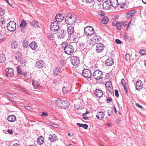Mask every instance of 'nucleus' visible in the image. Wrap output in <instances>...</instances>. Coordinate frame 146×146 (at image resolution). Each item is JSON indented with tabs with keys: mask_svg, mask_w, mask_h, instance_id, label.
Masks as SVG:
<instances>
[{
	"mask_svg": "<svg viewBox=\"0 0 146 146\" xmlns=\"http://www.w3.org/2000/svg\"><path fill=\"white\" fill-rule=\"evenodd\" d=\"M62 46L64 47L65 52L68 54H72L74 51V49L73 46L70 44H68L67 42H63Z\"/></svg>",
	"mask_w": 146,
	"mask_h": 146,
	"instance_id": "obj_1",
	"label": "nucleus"
},
{
	"mask_svg": "<svg viewBox=\"0 0 146 146\" xmlns=\"http://www.w3.org/2000/svg\"><path fill=\"white\" fill-rule=\"evenodd\" d=\"M76 16L75 14H68L66 16L65 19L66 23L69 25L73 24L76 21Z\"/></svg>",
	"mask_w": 146,
	"mask_h": 146,
	"instance_id": "obj_2",
	"label": "nucleus"
},
{
	"mask_svg": "<svg viewBox=\"0 0 146 146\" xmlns=\"http://www.w3.org/2000/svg\"><path fill=\"white\" fill-rule=\"evenodd\" d=\"M57 105L62 109H65L70 105V103L67 101H64L58 98L55 100Z\"/></svg>",
	"mask_w": 146,
	"mask_h": 146,
	"instance_id": "obj_3",
	"label": "nucleus"
},
{
	"mask_svg": "<svg viewBox=\"0 0 146 146\" xmlns=\"http://www.w3.org/2000/svg\"><path fill=\"white\" fill-rule=\"evenodd\" d=\"M84 33L86 36H91L94 33V29L91 26H87L84 28Z\"/></svg>",
	"mask_w": 146,
	"mask_h": 146,
	"instance_id": "obj_4",
	"label": "nucleus"
},
{
	"mask_svg": "<svg viewBox=\"0 0 146 146\" xmlns=\"http://www.w3.org/2000/svg\"><path fill=\"white\" fill-rule=\"evenodd\" d=\"M16 23L15 22L11 21L7 24V28L8 30L11 32L14 31L16 29Z\"/></svg>",
	"mask_w": 146,
	"mask_h": 146,
	"instance_id": "obj_5",
	"label": "nucleus"
},
{
	"mask_svg": "<svg viewBox=\"0 0 146 146\" xmlns=\"http://www.w3.org/2000/svg\"><path fill=\"white\" fill-rule=\"evenodd\" d=\"M93 76L95 79L100 80L102 77L103 73L99 70H96L93 72Z\"/></svg>",
	"mask_w": 146,
	"mask_h": 146,
	"instance_id": "obj_6",
	"label": "nucleus"
},
{
	"mask_svg": "<svg viewBox=\"0 0 146 146\" xmlns=\"http://www.w3.org/2000/svg\"><path fill=\"white\" fill-rule=\"evenodd\" d=\"M59 28V24L56 21H54L51 23L50 29L52 31H58Z\"/></svg>",
	"mask_w": 146,
	"mask_h": 146,
	"instance_id": "obj_7",
	"label": "nucleus"
},
{
	"mask_svg": "<svg viewBox=\"0 0 146 146\" xmlns=\"http://www.w3.org/2000/svg\"><path fill=\"white\" fill-rule=\"evenodd\" d=\"M82 74L83 76L87 78H90L92 76L91 72L90 70L88 69L83 70Z\"/></svg>",
	"mask_w": 146,
	"mask_h": 146,
	"instance_id": "obj_8",
	"label": "nucleus"
},
{
	"mask_svg": "<svg viewBox=\"0 0 146 146\" xmlns=\"http://www.w3.org/2000/svg\"><path fill=\"white\" fill-rule=\"evenodd\" d=\"M71 63L74 66H76L80 63L79 58L76 56H72L71 58Z\"/></svg>",
	"mask_w": 146,
	"mask_h": 146,
	"instance_id": "obj_9",
	"label": "nucleus"
},
{
	"mask_svg": "<svg viewBox=\"0 0 146 146\" xmlns=\"http://www.w3.org/2000/svg\"><path fill=\"white\" fill-rule=\"evenodd\" d=\"M5 72H6V75L8 77H12L14 75V70L11 68H7L6 69Z\"/></svg>",
	"mask_w": 146,
	"mask_h": 146,
	"instance_id": "obj_10",
	"label": "nucleus"
},
{
	"mask_svg": "<svg viewBox=\"0 0 146 146\" xmlns=\"http://www.w3.org/2000/svg\"><path fill=\"white\" fill-rule=\"evenodd\" d=\"M102 6L103 8L105 9H110L111 7L110 2L108 1H105L103 3Z\"/></svg>",
	"mask_w": 146,
	"mask_h": 146,
	"instance_id": "obj_11",
	"label": "nucleus"
},
{
	"mask_svg": "<svg viewBox=\"0 0 146 146\" xmlns=\"http://www.w3.org/2000/svg\"><path fill=\"white\" fill-rule=\"evenodd\" d=\"M104 46L103 44L99 43L96 45V50L99 52H102L104 50Z\"/></svg>",
	"mask_w": 146,
	"mask_h": 146,
	"instance_id": "obj_12",
	"label": "nucleus"
},
{
	"mask_svg": "<svg viewBox=\"0 0 146 146\" xmlns=\"http://www.w3.org/2000/svg\"><path fill=\"white\" fill-rule=\"evenodd\" d=\"M66 33L64 31L60 30V29L58 31L57 33L58 37L60 38H63L66 35Z\"/></svg>",
	"mask_w": 146,
	"mask_h": 146,
	"instance_id": "obj_13",
	"label": "nucleus"
},
{
	"mask_svg": "<svg viewBox=\"0 0 146 146\" xmlns=\"http://www.w3.org/2000/svg\"><path fill=\"white\" fill-rule=\"evenodd\" d=\"M143 84L141 80L137 81L135 85L136 90H139L143 88Z\"/></svg>",
	"mask_w": 146,
	"mask_h": 146,
	"instance_id": "obj_14",
	"label": "nucleus"
},
{
	"mask_svg": "<svg viewBox=\"0 0 146 146\" xmlns=\"http://www.w3.org/2000/svg\"><path fill=\"white\" fill-rule=\"evenodd\" d=\"M32 84L35 88L40 89L41 87L39 82L36 81L34 79L32 80Z\"/></svg>",
	"mask_w": 146,
	"mask_h": 146,
	"instance_id": "obj_15",
	"label": "nucleus"
},
{
	"mask_svg": "<svg viewBox=\"0 0 146 146\" xmlns=\"http://www.w3.org/2000/svg\"><path fill=\"white\" fill-rule=\"evenodd\" d=\"M64 17L63 15L60 14H58L56 15L55 17V19L56 22H61L64 19Z\"/></svg>",
	"mask_w": 146,
	"mask_h": 146,
	"instance_id": "obj_16",
	"label": "nucleus"
},
{
	"mask_svg": "<svg viewBox=\"0 0 146 146\" xmlns=\"http://www.w3.org/2000/svg\"><path fill=\"white\" fill-rule=\"evenodd\" d=\"M17 73L19 75H23L24 76H26L27 73L25 72H23L22 71V68L21 67L18 66L17 67Z\"/></svg>",
	"mask_w": 146,
	"mask_h": 146,
	"instance_id": "obj_17",
	"label": "nucleus"
},
{
	"mask_svg": "<svg viewBox=\"0 0 146 146\" xmlns=\"http://www.w3.org/2000/svg\"><path fill=\"white\" fill-rule=\"evenodd\" d=\"M95 94L97 97L100 98L102 96L103 93L101 90L97 89L95 90Z\"/></svg>",
	"mask_w": 146,
	"mask_h": 146,
	"instance_id": "obj_18",
	"label": "nucleus"
},
{
	"mask_svg": "<svg viewBox=\"0 0 146 146\" xmlns=\"http://www.w3.org/2000/svg\"><path fill=\"white\" fill-rule=\"evenodd\" d=\"M111 6L114 7H117L119 5L118 2L117 0H110V1Z\"/></svg>",
	"mask_w": 146,
	"mask_h": 146,
	"instance_id": "obj_19",
	"label": "nucleus"
},
{
	"mask_svg": "<svg viewBox=\"0 0 146 146\" xmlns=\"http://www.w3.org/2000/svg\"><path fill=\"white\" fill-rule=\"evenodd\" d=\"M16 117L14 115H10L8 116L7 117V120L8 121L11 122H13L16 121Z\"/></svg>",
	"mask_w": 146,
	"mask_h": 146,
	"instance_id": "obj_20",
	"label": "nucleus"
},
{
	"mask_svg": "<svg viewBox=\"0 0 146 146\" xmlns=\"http://www.w3.org/2000/svg\"><path fill=\"white\" fill-rule=\"evenodd\" d=\"M137 11L135 10H133L125 14V16L127 18H130Z\"/></svg>",
	"mask_w": 146,
	"mask_h": 146,
	"instance_id": "obj_21",
	"label": "nucleus"
},
{
	"mask_svg": "<svg viewBox=\"0 0 146 146\" xmlns=\"http://www.w3.org/2000/svg\"><path fill=\"white\" fill-rule=\"evenodd\" d=\"M36 66V67L39 68H41L43 67L44 66L42 60H40L37 62Z\"/></svg>",
	"mask_w": 146,
	"mask_h": 146,
	"instance_id": "obj_22",
	"label": "nucleus"
},
{
	"mask_svg": "<svg viewBox=\"0 0 146 146\" xmlns=\"http://www.w3.org/2000/svg\"><path fill=\"white\" fill-rule=\"evenodd\" d=\"M105 115L104 112H98L96 115V117L98 119H102Z\"/></svg>",
	"mask_w": 146,
	"mask_h": 146,
	"instance_id": "obj_23",
	"label": "nucleus"
},
{
	"mask_svg": "<svg viewBox=\"0 0 146 146\" xmlns=\"http://www.w3.org/2000/svg\"><path fill=\"white\" fill-rule=\"evenodd\" d=\"M113 63V60L111 57L108 58L107 60H106L105 62L106 64L108 66L112 65Z\"/></svg>",
	"mask_w": 146,
	"mask_h": 146,
	"instance_id": "obj_24",
	"label": "nucleus"
},
{
	"mask_svg": "<svg viewBox=\"0 0 146 146\" xmlns=\"http://www.w3.org/2000/svg\"><path fill=\"white\" fill-rule=\"evenodd\" d=\"M61 71V69L59 67L55 68L53 69V74L55 75H58Z\"/></svg>",
	"mask_w": 146,
	"mask_h": 146,
	"instance_id": "obj_25",
	"label": "nucleus"
},
{
	"mask_svg": "<svg viewBox=\"0 0 146 146\" xmlns=\"http://www.w3.org/2000/svg\"><path fill=\"white\" fill-rule=\"evenodd\" d=\"M48 138L51 142H54L56 140V136L55 134H50L49 135Z\"/></svg>",
	"mask_w": 146,
	"mask_h": 146,
	"instance_id": "obj_26",
	"label": "nucleus"
},
{
	"mask_svg": "<svg viewBox=\"0 0 146 146\" xmlns=\"http://www.w3.org/2000/svg\"><path fill=\"white\" fill-rule=\"evenodd\" d=\"M37 142L39 145L43 144L44 142V139L42 136H39L37 139Z\"/></svg>",
	"mask_w": 146,
	"mask_h": 146,
	"instance_id": "obj_27",
	"label": "nucleus"
},
{
	"mask_svg": "<svg viewBox=\"0 0 146 146\" xmlns=\"http://www.w3.org/2000/svg\"><path fill=\"white\" fill-rule=\"evenodd\" d=\"M37 44L35 42H32L29 45L30 47L33 50H35L37 47Z\"/></svg>",
	"mask_w": 146,
	"mask_h": 146,
	"instance_id": "obj_28",
	"label": "nucleus"
},
{
	"mask_svg": "<svg viewBox=\"0 0 146 146\" xmlns=\"http://www.w3.org/2000/svg\"><path fill=\"white\" fill-rule=\"evenodd\" d=\"M31 25L33 27L37 28L40 27L38 25V22L35 20H33L30 23Z\"/></svg>",
	"mask_w": 146,
	"mask_h": 146,
	"instance_id": "obj_29",
	"label": "nucleus"
},
{
	"mask_svg": "<svg viewBox=\"0 0 146 146\" xmlns=\"http://www.w3.org/2000/svg\"><path fill=\"white\" fill-rule=\"evenodd\" d=\"M74 31V27L72 26H70L68 27V32L69 34L71 35L73 34Z\"/></svg>",
	"mask_w": 146,
	"mask_h": 146,
	"instance_id": "obj_30",
	"label": "nucleus"
},
{
	"mask_svg": "<svg viewBox=\"0 0 146 146\" xmlns=\"http://www.w3.org/2000/svg\"><path fill=\"white\" fill-rule=\"evenodd\" d=\"M76 125L80 127H83L85 129H87L88 127V125L86 124H80L79 123H77Z\"/></svg>",
	"mask_w": 146,
	"mask_h": 146,
	"instance_id": "obj_31",
	"label": "nucleus"
},
{
	"mask_svg": "<svg viewBox=\"0 0 146 146\" xmlns=\"http://www.w3.org/2000/svg\"><path fill=\"white\" fill-rule=\"evenodd\" d=\"M27 25V23L23 19L20 24V26L22 28H24L26 27Z\"/></svg>",
	"mask_w": 146,
	"mask_h": 146,
	"instance_id": "obj_32",
	"label": "nucleus"
},
{
	"mask_svg": "<svg viewBox=\"0 0 146 146\" xmlns=\"http://www.w3.org/2000/svg\"><path fill=\"white\" fill-rule=\"evenodd\" d=\"M108 18L106 17H104L103 18L102 23L104 24H106L108 23Z\"/></svg>",
	"mask_w": 146,
	"mask_h": 146,
	"instance_id": "obj_33",
	"label": "nucleus"
},
{
	"mask_svg": "<svg viewBox=\"0 0 146 146\" xmlns=\"http://www.w3.org/2000/svg\"><path fill=\"white\" fill-rule=\"evenodd\" d=\"M120 24L121 25V27H124L125 28L127 27L126 30H128V28L129 26V24L128 25L127 24H125V23L124 22H122L120 23Z\"/></svg>",
	"mask_w": 146,
	"mask_h": 146,
	"instance_id": "obj_34",
	"label": "nucleus"
},
{
	"mask_svg": "<svg viewBox=\"0 0 146 146\" xmlns=\"http://www.w3.org/2000/svg\"><path fill=\"white\" fill-rule=\"evenodd\" d=\"M17 42L14 41H13L11 44V47L15 49L17 47Z\"/></svg>",
	"mask_w": 146,
	"mask_h": 146,
	"instance_id": "obj_35",
	"label": "nucleus"
},
{
	"mask_svg": "<svg viewBox=\"0 0 146 146\" xmlns=\"http://www.w3.org/2000/svg\"><path fill=\"white\" fill-rule=\"evenodd\" d=\"M18 56H17V55H16L15 56V58L19 62H21V54L19 53H18Z\"/></svg>",
	"mask_w": 146,
	"mask_h": 146,
	"instance_id": "obj_36",
	"label": "nucleus"
},
{
	"mask_svg": "<svg viewBox=\"0 0 146 146\" xmlns=\"http://www.w3.org/2000/svg\"><path fill=\"white\" fill-rule=\"evenodd\" d=\"M115 26H116V28L118 30H120L121 29V25L120 23L117 22L116 23Z\"/></svg>",
	"mask_w": 146,
	"mask_h": 146,
	"instance_id": "obj_37",
	"label": "nucleus"
},
{
	"mask_svg": "<svg viewBox=\"0 0 146 146\" xmlns=\"http://www.w3.org/2000/svg\"><path fill=\"white\" fill-rule=\"evenodd\" d=\"M5 58L3 54L2 56H0V62H3L5 60Z\"/></svg>",
	"mask_w": 146,
	"mask_h": 146,
	"instance_id": "obj_38",
	"label": "nucleus"
},
{
	"mask_svg": "<svg viewBox=\"0 0 146 146\" xmlns=\"http://www.w3.org/2000/svg\"><path fill=\"white\" fill-rule=\"evenodd\" d=\"M68 91H69V90L65 87H64L62 89V91L63 94L67 93Z\"/></svg>",
	"mask_w": 146,
	"mask_h": 146,
	"instance_id": "obj_39",
	"label": "nucleus"
},
{
	"mask_svg": "<svg viewBox=\"0 0 146 146\" xmlns=\"http://www.w3.org/2000/svg\"><path fill=\"white\" fill-rule=\"evenodd\" d=\"M53 34L52 33H49L47 35V37L50 40H52L53 39Z\"/></svg>",
	"mask_w": 146,
	"mask_h": 146,
	"instance_id": "obj_40",
	"label": "nucleus"
},
{
	"mask_svg": "<svg viewBox=\"0 0 146 146\" xmlns=\"http://www.w3.org/2000/svg\"><path fill=\"white\" fill-rule=\"evenodd\" d=\"M5 21L3 17H1L0 19V26H1L3 24L5 23Z\"/></svg>",
	"mask_w": 146,
	"mask_h": 146,
	"instance_id": "obj_41",
	"label": "nucleus"
},
{
	"mask_svg": "<svg viewBox=\"0 0 146 146\" xmlns=\"http://www.w3.org/2000/svg\"><path fill=\"white\" fill-rule=\"evenodd\" d=\"M105 85L106 87L111 86H112V83L111 82H107L105 84Z\"/></svg>",
	"mask_w": 146,
	"mask_h": 146,
	"instance_id": "obj_42",
	"label": "nucleus"
},
{
	"mask_svg": "<svg viewBox=\"0 0 146 146\" xmlns=\"http://www.w3.org/2000/svg\"><path fill=\"white\" fill-rule=\"evenodd\" d=\"M140 53L142 55H144L146 53V50H141L139 51Z\"/></svg>",
	"mask_w": 146,
	"mask_h": 146,
	"instance_id": "obj_43",
	"label": "nucleus"
},
{
	"mask_svg": "<svg viewBox=\"0 0 146 146\" xmlns=\"http://www.w3.org/2000/svg\"><path fill=\"white\" fill-rule=\"evenodd\" d=\"M125 58L126 61H128L129 60L130 58L129 54H126L125 56Z\"/></svg>",
	"mask_w": 146,
	"mask_h": 146,
	"instance_id": "obj_44",
	"label": "nucleus"
},
{
	"mask_svg": "<svg viewBox=\"0 0 146 146\" xmlns=\"http://www.w3.org/2000/svg\"><path fill=\"white\" fill-rule=\"evenodd\" d=\"M28 44V42L25 41H23V46L25 48H26L27 47V45Z\"/></svg>",
	"mask_w": 146,
	"mask_h": 146,
	"instance_id": "obj_45",
	"label": "nucleus"
},
{
	"mask_svg": "<svg viewBox=\"0 0 146 146\" xmlns=\"http://www.w3.org/2000/svg\"><path fill=\"white\" fill-rule=\"evenodd\" d=\"M5 13L4 11L2 9L0 8V15H3Z\"/></svg>",
	"mask_w": 146,
	"mask_h": 146,
	"instance_id": "obj_46",
	"label": "nucleus"
},
{
	"mask_svg": "<svg viewBox=\"0 0 146 146\" xmlns=\"http://www.w3.org/2000/svg\"><path fill=\"white\" fill-rule=\"evenodd\" d=\"M113 109L111 108H110L107 111L108 113H112L113 112Z\"/></svg>",
	"mask_w": 146,
	"mask_h": 146,
	"instance_id": "obj_47",
	"label": "nucleus"
},
{
	"mask_svg": "<svg viewBox=\"0 0 146 146\" xmlns=\"http://www.w3.org/2000/svg\"><path fill=\"white\" fill-rule=\"evenodd\" d=\"M115 95L117 97H118L119 96V94H118V92L117 90H115Z\"/></svg>",
	"mask_w": 146,
	"mask_h": 146,
	"instance_id": "obj_48",
	"label": "nucleus"
},
{
	"mask_svg": "<svg viewBox=\"0 0 146 146\" xmlns=\"http://www.w3.org/2000/svg\"><path fill=\"white\" fill-rule=\"evenodd\" d=\"M49 125L56 128H57L58 127V125H57L53 123H50Z\"/></svg>",
	"mask_w": 146,
	"mask_h": 146,
	"instance_id": "obj_49",
	"label": "nucleus"
},
{
	"mask_svg": "<svg viewBox=\"0 0 146 146\" xmlns=\"http://www.w3.org/2000/svg\"><path fill=\"white\" fill-rule=\"evenodd\" d=\"M121 83L122 85V86H125V82L124 80L123 79H122L121 80Z\"/></svg>",
	"mask_w": 146,
	"mask_h": 146,
	"instance_id": "obj_50",
	"label": "nucleus"
},
{
	"mask_svg": "<svg viewBox=\"0 0 146 146\" xmlns=\"http://www.w3.org/2000/svg\"><path fill=\"white\" fill-rule=\"evenodd\" d=\"M112 101V99L110 97H109L107 99V102L110 103Z\"/></svg>",
	"mask_w": 146,
	"mask_h": 146,
	"instance_id": "obj_51",
	"label": "nucleus"
},
{
	"mask_svg": "<svg viewBox=\"0 0 146 146\" xmlns=\"http://www.w3.org/2000/svg\"><path fill=\"white\" fill-rule=\"evenodd\" d=\"M136 106L141 109H142L143 108L142 106L138 103L136 104Z\"/></svg>",
	"mask_w": 146,
	"mask_h": 146,
	"instance_id": "obj_52",
	"label": "nucleus"
},
{
	"mask_svg": "<svg viewBox=\"0 0 146 146\" xmlns=\"http://www.w3.org/2000/svg\"><path fill=\"white\" fill-rule=\"evenodd\" d=\"M115 42L118 44H120L121 43V41L118 39H116L115 40Z\"/></svg>",
	"mask_w": 146,
	"mask_h": 146,
	"instance_id": "obj_53",
	"label": "nucleus"
},
{
	"mask_svg": "<svg viewBox=\"0 0 146 146\" xmlns=\"http://www.w3.org/2000/svg\"><path fill=\"white\" fill-rule=\"evenodd\" d=\"M48 114L46 112H42L41 115H44L45 117H47L48 116Z\"/></svg>",
	"mask_w": 146,
	"mask_h": 146,
	"instance_id": "obj_54",
	"label": "nucleus"
},
{
	"mask_svg": "<svg viewBox=\"0 0 146 146\" xmlns=\"http://www.w3.org/2000/svg\"><path fill=\"white\" fill-rule=\"evenodd\" d=\"M86 2L89 3H92L93 2L94 0H86Z\"/></svg>",
	"mask_w": 146,
	"mask_h": 146,
	"instance_id": "obj_55",
	"label": "nucleus"
},
{
	"mask_svg": "<svg viewBox=\"0 0 146 146\" xmlns=\"http://www.w3.org/2000/svg\"><path fill=\"white\" fill-rule=\"evenodd\" d=\"M8 97L13 99H14V98L15 97V96L13 95L10 93L9 94Z\"/></svg>",
	"mask_w": 146,
	"mask_h": 146,
	"instance_id": "obj_56",
	"label": "nucleus"
},
{
	"mask_svg": "<svg viewBox=\"0 0 146 146\" xmlns=\"http://www.w3.org/2000/svg\"><path fill=\"white\" fill-rule=\"evenodd\" d=\"M124 88V90L125 92H126V93H127V87L126 86V85H125V86H122Z\"/></svg>",
	"mask_w": 146,
	"mask_h": 146,
	"instance_id": "obj_57",
	"label": "nucleus"
},
{
	"mask_svg": "<svg viewBox=\"0 0 146 146\" xmlns=\"http://www.w3.org/2000/svg\"><path fill=\"white\" fill-rule=\"evenodd\" d=\"M7 132L10 134H12L13 133V132L12 131V129H8L7 131Z\"/></svg>",
	"mask_w": 146,
	"mask_h": 146,
	"instance_id": "obj_58",
	"label": "nucleus"
},
{
	"mask_svg": "<svg viewBox=\"0 0 146 146\" xmlns=\"http://www.w3.org/2000/svg\"><path fill=\"white\" fill-rule=\"evenodd\" d=\"M109 91L111 95H112L113 94L114 92H113V89H111V90H109Z\"/></svg>",
	"mask_w": 146,
	"mask_h": 146,
	"instance_id": "obj_59",
	"label": "nucleus"
},
{
	"mask_svg": "<svg viewBox=\"0 0 146 146\" xmlns=\"http://www.w3.org/2000/svg\"><path fill=\"white\" fill-rule=\"evenodd\" d=\"M106 87L107 88V89L108 90V91H109V90H110L111 89H112V86H110V87H109L108 86V87Z\"/></svg>",
	"mask_w": 146,
	"mask_h": 146,
	"instance_id": "obj_60",
	"label": "nucleus"
},
{
	"mask_svg": "<svg viewBox=\"0 0 146 146\" xmlns=\"http://www.w3.org/2000/svg\"><path fill=\"white\" fill-rule=\"evenodd\" d=\"M13 146H20V145L17 143H15L13 144Z\"/></svg>",
	"mask_w": 146,
	"mask_h": 146,
	"instance_id": "obj_61",
	"label": "nucleus"
},
{
	"mask_svg": "<svg viewBox=\"0 0 146 146\" xmlns=\"http://www.w3.org/2000/svg\"><path fill=\"white\" fill-rule=\"evenodd\" d=\"M119 17V16L118 15H117L116 16H115L114 17L113 19L114 20H116V19H117Z\"/></svg>",
	"mask_w": 146,
	"mask_h": 146,
	"instance_id": "obj_62",
	"label": "nucleus"
},
{
	"mask_svg": "<svg viewBox=\"0 0 146 146\" xmlns=\"http://www.w3.org/2000/svg\"><path fill=\"white\" fill-rule=\"evenodd\" d=\"M10 93H9L8 92H6V93H5V94H4V95L5 96H7L8 97L9 96V94Z\"/></svg>",
	"mask_w": 146,
	"mask_h": 146,
	"instance_id": "obj_63",
	"label": "nucleus"
},
{
	"mask_svg": "<svg viewBox=\"0 0 146 146\" xmlns=\"http://www.w3.org/2000/svg\"><path fill=\"white\" fill-rule=\"evenodd\" d=\"M22 91L24 92H25L26 93H28L27 91L26 90L25 88L22 89Z\"/></svg>",
	"mask_w": 146,
	"mask_h": 146,
	"instance_id": "obj_64",
	"label": "nucleus"
}]
</instances>
